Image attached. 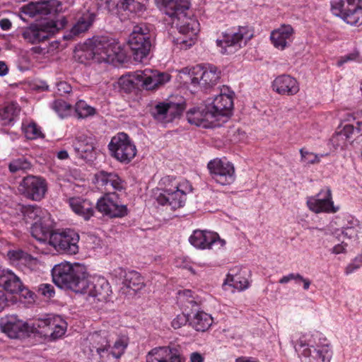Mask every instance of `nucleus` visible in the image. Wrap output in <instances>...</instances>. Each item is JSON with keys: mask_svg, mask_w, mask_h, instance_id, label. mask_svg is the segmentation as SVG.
<instances>
[{"mask_svg": "<svg viewBox=\"0 0 362 362\" xmlns=\"http://www.w3.org/2000/svg\"><path fill=\"white\" fill-rule=\"evenodd\" d=\"M20 112V109L15 104H10L0 110V124L6 126L10 124Z\"/></svg>", "mask_w": 362, "mask_h": 362, "instance_id": "nucleus-38", "label": "nucleus"}, {"mask_svg": "<svg viewBox=\"0 0 362 362\" xmlns=\"http://www.w3.org/2000/svg\"><path fill=\"white\" fill-rule=\"evenodd\" d=\"M297 345L303 349L300 350L302 362H330L332 357V350L328 344L308 346L300 339Z\"/></svg>", "mask_w": 362, "mask_h": 362, "instance_id": "nucleus-16", "label": "nucleus"}, {"mask_svg": "<svg viewBox=\"0 0 362 362\" xmlns=\"http://www.w3.org/2000/svg\"><path fill=\"white\" fill-rule=\"evenodd\" d=\"M360 227L344 226L342 227L341 233L348 238H352L356 237L358 233Z\"/></svg>", "mask_w": 362, "mask_h": 362, "instance_id": "nucleus-56", "label": "nucleus"}, {"mask_svg": "<svg viewBox=\"0 0 362 362\" xmlns=\"http://www.w3.org/2000/svg\"><path fill=\"white\" fill-rule=\"evenodd\" d=\"M38 293L48 298H50L54 295V286L49 284H42L38 287Z\"/></svg>", "mask_w": 362, "mask_h": 362, "instance_id": "nucleus-55", "label": "nucleus"}, {"mask_svg": "<svg viewBox=\"0 0 362 362\" xmlns=\"http://www.w3.org/2000/svg\"><path fill=\"white\" fill-rule=\"evenodd\" d=\"M362 266V253L356 256L346 267L345 273L350 274Z\"/></svg>", "mask_w": 362, "mask_h": 362, "instance_id": "nucleus-54", "label": "nucleus"}, {"mask_svg": "<svg viewBox=\"0 0 362 362\" xmlns=\"http://www.w3.org/2000/svg\"><path fill=\"white\" fill-rule=\"evenodd\" d=\"M57 93L59 95L69 93L71 91V86L66 81H59L56 83Z\"/></svg>", "mask_w": 362, "mask_h": 362, "instance_id": "nucleus-57", "label": "nucleus"}, {"mask_svg": "<svg viewBox=\"0 0 362 362\" xmlns=\"http://www.w3.org/2000/svg\"><path fill=\"white\" fill-rule=\"evenodd\" d=\"M148 0H120L119 9L138 13L145 10L144 3Z\"/></svg>", "mask_w": 362, "mask_h": 362, "instance_id": "nucleus-39", "label": "nucleus"}, {"mask_svg": "<svg viewBox=\"0 0 362 362\" xmlns=\"http://www.w3.org/2000/svg\"><path fill=\"white\" fill-rule=\"evenodd\" d=\"M98 211L110 218H120L127 214V205H95Z\"/></svg>", "mask_w": 362, "mask_h": 362, "instance_id": "nucleus-35", "label": "nucleus"}, {"mask_svg": "<svg viewBox=\"0 0 362 362\" xmlns=\"http://www.w3.org/2000/svg\"><path fill=\"white\" fill-rule=\"evenodd\" d=\"M8 72V68L4 62L0 61V76H6Z\"/></svg>", "mask_w": 362, "mask_h": 362, "instance_id": "nucleus-62", "label": "nucleus"}, {"mask_svg": "<svg viewBox=\"0 0 362 362\" xmlns=\"http://www.w3.org/2000/svg\"><path fill=\"white\" fill-rule=\"evenodd\" d=\"M272 90L279 95H294L300 90L297 80L287 74L277 76L272 82Z\"/></svg>", "mask_w": 362, "mask_h": 362, "instance_id": "nucleus-24", "label": "nucleus"}, {"mask_svg": "<svg viewBox=\"0 0 362 362\" xmlns=\"http://www.w3.org/2000/svg\"><path fill=\"white\" fill-rule=\"evenodd\" d=\"M67 24L65 16H59L40 23L31 24L22 30L21 35L25 40L31 44L39 43L49 36L63 29Z\"/></svg>", "mask_w": 362, "mask_h": 362, "instance_id": "nucleus-6", "label": "nucleus"}, {"mask_svg": "<svg viewBox=\"0 0 362 362\" xmlns=\"http://www.w3.org/2000/svg\"><path fill=\"white\" fill-rule=\"evenodd\" d=\"M120 0H98V6L107 10L108 12L119 9Z\"/></svg>", "mask_w": 362, "mask_h": 362, "instance_id": "nucleus-50", "label": "nucleus"}, {"mask_svg": "<svg viewBox=\"0 0 362 362\" xmlns=\"http://www.w3.org/2000/svg\"><path fill=\"white\" fill-rule=\"evenodd\" d=\"M87 286L81 293L87 294L99 302L106 301L112 293L111 286L105 278L93 279L88 274Z\"/></svg>", "mask_w": 362, "mask_h": 362, "instance_id": "nucleus-19", "label": "nucleus"}, {"mask_svg": "<svg viewBox=\"0 0 362 362\" xmlns=\"http://www.w3.org/2000/svg\"><path fill=\"white\" fill-rule=\"evenodd\" d=\"M11 22L8 18L0 20V27L4 30H8L11 28Z\"/></svg>", "mask_w": 362, "mask_h": 362, "instance_id": "nucleus-61", "label": "nucleus"}, {"mask_svg": "<svg viewBox=\"0 0 362 362\" xmlns=\"http://www.w3.org/2000/svg\"><path fill=\"white\" fill-rule=\"evenodd\" d=\"M310 210L315 214H334L339 211V205H308Z\"/></svg>", "mask_w": 362, "mask_h": 362, "instance_id": "nucleus-49", "label": "nucleus"}, {"mask_svg": "<svg viewBox=\"0 0 362 362\" xmlns=\"http://www.w3.org/2000/svg\"><path fill=\"white\" fill-rule=\"evenodd\" d=\"M52 322L47 337H49L52 340H56L65 334L67 325L59 315H55Z\"/></svg>", "mask_w": 362, "mask_h": 362, "instance_id": "nucleus-36", "label": "nucleus"}, {"mask_svg": "<svg viewBox=\"0 0 362 362\" xmlns=\"http://www.w3.org/2000/svg\"><path fill=\"white\" fill-rule=\"evenodd\" d=\"M224 284H228L238 291L245 290L250 285L247 279L243 276L241 273L235 275H228Z\"/></svg>", "mask_w": 362, "mask_h": 362, "instance_id": "nucleus-40", "label": "nucleus"}, {"mask_svg": "<svg viewBox=\"0 0 362 362\" xmlns=\"http://www.w3.org/2000/svg\"><path fill=\"white\" fill-rule=\"evenodd\" d=\"M31 168L32 164L30 161L25 157L13 159L8 165V169L12 173H16L19 171H26Z\"/></svg>", "mask_w": 362, "mask_h": 362, "instance_id": "nucleus-44", "label": "nucleus"}, {"mask_svg": "<svg viewBox=\"0 0 362 362\" xmlns=\"http://www.w3.org/2000/svg\"><path fill=\"white\" fill-rule=\"evenodd\" d=\"M90 351L93 352L95 350L100 357H103V354L107 352L110 347L105 332L93 333L90 337Z\"/></svg>", "mask_w": 362, "mask_h": 362, "instance_id": "nucleus-31", "label": "nucleus"}, {"mask_svg": "<svg viewBox=\"0 0 362 362\" xmlns=\"http://www.w3.org/2000/svg\"><path fill=\"white\" fill-rule=\"evenodd\" d=\"M73 147L77 156L84 160H90L93 157V139L85 135L77 136L73 141Z\"/></svg>", "mask_w": 362, "mask_h": 362, "instance_id": "nucleus-30", "label": "nucleus"}, {"mask_svg": "<svg viewBox=\"0 0 362 362\" xmlns=\"http://www.w3.org/2000/svg\"><path fill=\"white\" fill-rule=\"evenodd\" d=\"M358 57V52H353V53L349 54L346 56H344L337 62V66H341L344 63L347 62L348 61H352V60L356 59V58Z\"/></svg>", "mask_w": 362, "mask_h": 362, "instance_id": "nucleus-58", "label": "nucleus"}, {"mask_svg": "<svg viewBox=\"0 0 362 362\" xmlns=\"http://www.w3.org/2000/svg\"><path fill=\"white\" fill-rule=\"evenodd\" d=\"M11 258L18 260L21 264H25L30 270L35 269L38 264L37 258L22 250L11 252Z\"/></svg>", "mask_w": 362, "mask_h": 362, "instance_id": "nucleus-37", "label": "nucleus"}, {"mask_svg": "<svg viewBox=\"0 0 362 362\" xmlns=\"http://www.w3.org/2000/svg\"><path fill=\"white\" fill-rule=\"evenodd\" d=\"M191 84L205 89L215 86L221 78V71L211 64H198L189 69Z\"/></svg>", "mask_w": 362, "mask_h": 362, "instance_id": "nucleus-10", "label": "nucleus"}, {"mask_svg": "<svg viewBox=\"0 0 362 362\" xmlns=\"http://www.w3.org/2000/svg\"><path fill=\"white\" fill-rule=\"evenodd\" d=\"M347 244L341 242L331 249V252L335 255L343 254L346 252Z\"/></svg>", "mask_w": 362, "mask_h": 362, "instance_id": "nucleus-59", "label": "nucleus"}, {"mask_svg": "<svg viewBox=\"0 0 362 362\" xmlns=\"http://www.w3.org/2000/svg\"><path fill=\"white\" fill-rule=\"evenodd\" d=\"M211 316L204 312L198 311L189 321V325L197 332H205L212 325Z\"/></svg>", "mask_w": 362, "mask_h": 362, "instance_id": "nucleus-32", "label": "nucleus"}, {"mask_svg": "<svg viewBox=\"0 0 362 362\" xmlns=\"http://www.w3.org/2000/svg\"><path fill=\"white\" fill-rule=\"evenodd\" d=\"M170 78L171 76L168 73L145 69L137 70L127 76L122 77L119 83L125 91H130L132 88L139 86L146 90H154L170 81Z\"/></svg>", "mask_w": 362, "mask_h": 362, "instance_id": "nucleus-4", "label": "nucleus"}, {"mask_svg": "<svg viewBox=\"0 0 362 362\" xmlns=\"http://www.w3.org/2000/svg\"><path fill=\"white\" fill-rule=\"evenodd\" d=\"M184 102L173 103L172 101L158 102L151 107L149 112L153 119L163 125L172 122L184 111Z\"/></svg>", "mask_w": 362, "mask_h": 362, "instance_id": "nucleus-11", "label": "nucleus"}, {"mask_svg": "<svg viewBox=\"0 0 362 362\" xmlns=\"http://www.w3.org/2000/svg\"><path fill=\"white\" fill-rule=\"evenodd\" d=\"M54 317V315H47L45 317L38 318L34 321L33 327L37 333L47 337L51 324L53 322L52 321Z\"/></svg>", "mask_w": 362, "mask_h": 362, "instance_id": "nucleus-41", "label": "nucleus"}, {"mask_svg": "<svg viewBox=\"0 0 362 362\" xmlns=\"http://www.w3.org/2000/svg\"><path fill=\"white\" fill-rule=\"evenodd\" d=\"M23 131L28 139L33 140L44 137L40 127L35 122H30L27 125H23Z\"/></svg>", "mask_w": 362, "mask_h": 362, "instance_id": "nucleus-46", "label": "nucleus"}, {"mask_svg": "<svg viewBox=\"0 0 362 362\" xmlns=\"http://www.w3.org/2000/svg\"><path fill=\"white\" fill-rule=\"evenodd\" d=\"M128 42L134 59L141 62L148 54L151 47L150 34L147 28L145 25H135L129 35Z\"/></svg>", "mask_w": 362, "mask_h": 362, "instance_id": "nucleus-12", "label": "nucleus"}, {"mask_svg": "<svg viewBox=\"0 0 362 362\" xmlns=\"http://www.w3.org/2000/svg\"><path fill=\"white\" fill-rule=\"evenodd\" d=\"M235 362H259L252 358L240 357L236 359Z\"/></svg>", "mask_w": 362, "mask_h": 362, "instance_id": "nucleus-64", "label": "nucleus"}, {"mask_svg": "<svg viewBox=\"0 0 362 362\" xmlns=\"http://www.w3.org/2000/svg\"><path fill=\"white\" fill-rule=\"evenodd\" d=\"M119 195L116 192H108L98 199L96 204H117Z\"/></svg>", "mask_w": 362, "mask_h": 362, "instance_id": "nucleus-52", "label": "nucleus"}, {"mask_svg": "<svg viewBox=\"0 0 362 362\" xmlns=\"http://www.w3.org/2000/svg\"><path fill=\"white\" fill-rule=\"evenodd\" d=\"M75 113L78 119H86L96 114L95 107L89 105L84 100H78L75 105Z\"/></svg>", "mask_w": 362, "mask_h": 362, "instance_id": "nucleus-42", "label": "nucleus"}, {"mask_svg": "<svg viewBox=\"0 0 362 362\" xmlns=\"http://www.w3.org/2000/svg\"><path fill=\"white\" fill-rule=\"evenodd\" d=\"M352 117L354 123L346 124L339 133V135L349 139L354 136H362V119H360L359 114H354Z\"/></svg>", "mask_w": 362, "mask_h": 362, "instance_id": "nucleus-34", "label": "nucleus"}, {"mask_svg": "<svg viewBox=\"0 0 362 362\" xmlns=\"http://www.w3.org/2000/svg\"><path fill=\"white\" fill-rule=\"evenodd\" d=\"M293 35V28L290 25H284L272 31L270 39L276 48L283 50L292 42Z\"/></svg>", "mask_w": 362, "mask_h": 362, "instance_id": "nucleus-29", "label": "nucleus"}, {"mask_svg": "<svg viewBox=\"0 0 362 362\" xmlns=\"http://www.w3.org/2000/svg\"><path fill=\"white\" fill-rule=\"evenodd\" d=\"M93 182L98 187H105L111 186L112 189L121 190L124 188L123 181L118 175L113 172H107L100 170L94 175Z\"/></svg>", "mask_w": 362, "mask_h": 362, "instance_id": "nucleus-28", "label": "nucleus"}, {"mask_svg": "<svg viewBox=\"0 0 362 362\" xmlns=\"http://www.w3.org/2000/svg\"><path fill=\"white\" fill-rule=\"evenodd\" d=\"M302 160L308 164L317 163L320 160L322 155H317L311 152L305 151L303 149L300 150Z\"/></svg>", "mask_w": 362, "mask_h": 362, "instance_id": "nucleus-51", "label": "nucleus"}, {"mask_svg": "<svg viewBox=\"0 0 362 362\" xmlns=\"http://www.w3.org/2000/svg\"><path fill=\"white\" fill-rule=\"evenodd\" d=\"M189 241L194 247L201 250L211 249V246L217 242L221 246L226 244V241L221 239L218 233L201 230H194L189 238Z\"/></svg>", "mask_w": 362, "mask_h": 362, "instance_id": "nucleus-23", "label": "nucleus"}, {"mask_svg": "<svg viewBox=\"0 0 362 362\" xmlns=\"http://www.w3.org/2000/svg\"><path fill=\"white\" fill-rule=\"evenodd\" d=\"M146 362H185V358L178 345L158 346L146 355Z\"/></svg>", "mask_w": 362, "mask_h": 362, "instance_id": "nucleus-17", "label": "nucleus"}, {"mask_svg": "<svg viewBox=\"0 0 362 362\" xmlns=\"http://www.w3.org/2000/svg\"><path fill=\"white\" fill-rule=\"evenodd\" d=\"M129 340L128 337L126 336H120L117 338V339L114 343L112 349L114 351L111 352L112 355L116 358H119L124 354L125 349L128 346Z\"/></svg>", "mask_w": 362, "mask_h": 362, "instance_id": "nucleus-47", "label": "nucleus"}, {"mask_svg": "<svg viewBox=\"0 0 362 362\" xmlns=\"http://www.w3.org/2000/svg\"><path fill=\"white\" fill-rule=\"evenodd\" d=\"M120 45L114 39L106 36L93 37L85 43L87 57L98 63H113L123 57Z\"/></svg>", "mask_w": 362, "mask_h": 362, "instance_id": "nucleus-3", "label": "nucleus"}, {"mask_svg": "<svg viewBox=\"0 0 362 362\" xmlns=\"http://www.w3.org/2000/svg\"><path fill=\"white\" fill-rule=\"evenodd\" d=\"M0 329L11 339L23 336L28 329L27 324L16 315H6L0 319Z\"/></svg>", "mask_w": 362, "mask_h": 362, "instance_id": "nucleus-22", "label": "nucleus"}, {"mask_svg": "<svg viewBox=\"0 0 362 362\" xmlns=\"http://www.w3.org/2000/svg\"><path fill=\"white\" fill-rule=\"evenodd\" d=\"M110 155L118 161L129 163L136 155V148L129 135L117 133L108 144Z\"/></svg>", "mask_w": 362, "mask_h": 362, "instance_id": "nucleus-7", "label": "nucleus"}, {"mask_svg": "<svg viewBox=\"0 0 362 362\" xmlns=\"http://www.w3.org/2000/svg\"><path fill=\"white\" fill-rule=\"evenodd\" d=\"M160 185L163 189L154 192L155 199L158 204H182L187 200V195L192 192V186L186 180L177 181L170 175L163 177Z\"/></svg>", "mask_w": 362, "mask_h": 362, "instance_id": "nucleus-5", "label": "nucleus"}, {"mask_svg": "<svg viewBox=\"0 0 362 362\" xmlns=\"http://www.w3.org/2000/svg\"><path fill=\"white\" fill-rule=\"evenodd\" d=\"M213 113L207 110L206 105L203 107L190 109L187 112V121L197 127L202 128H214L221 126V123H216Z\"/></svg>", "mask_w": 362, "mask_h": 362, "instance_id": "nucleus-20", "label": "nucleus"}, {"mask_svg": "<svg viewBox=\"0 0 362 362\" xmlns=\"http://www.w3.org/2000/svg\"><path fill=\"white\" fill-rule=\"evenodd\" d=\"M93 12L86 11L80 16L71 30L63 37L64 40H72L88 30L95 20Z\"/></svg>", "mask_w": 362, "mask_h": 362, "instance_id": "nucleus-25", "label": "nucleus"}, {"mask_svg": "<svg viewBox=\"0 0 362 362\" xmlns=\"http://www.w3.org/2000/svg\"><path fill=\"white\" fill-rule=\"evenodd\" d=\"M306 204H334L331 189L327 187L322 188L315 197H310Z\"/></svg>", "mask_w": 362, "mask_h": 362, "instance_id": "nucleus-43", "label": "nucleus"}, {"mask_svg": "<svg viewBox=\"0 0 362 362\" xmlns=\"http://www.w3.org/2000/svg\"><path fill=\"white\" fill-rule=\"evenodd\" d=\"M252 36L247 27H239L235 32L225 33L222 40H216V45L221 47L222 54H229L241 47L243 43L245 45Z\"/></svg>", "mask_w": 362, "mask_h": 362, "instance_id": "nucleus-13", "label": "nucleus"}, {"mask_svg": "<svg viewBox=\"0 0 362 362\" xmlns=\"http://www.w3.org/2000/svg\"><path fill=\"white\" fill-rule=\"evenodd\" d=\"M45 216L42 219H39L31 223L30 233L32 236L40 243L49 242L51 233L55 230L54 221L52 218L49 213H45Z\"/></svg>", "mask_w": 362, "mask_h": 362, "instance_id": "nucleus-21", "label": "nucleus"}, {"mask_svg": "<svg viewBox=\"0 0 362 362\" xmlns=\"http://www.w3.org/2000/svg\"><path fill=\"white\" fill-rule=\"evenodd\" d=\"M161 9L173 21L177 20V26L179 33L183 35L177 39L179 43L186 47L194 44L196 37L199 32V23L193 17L188 16L187 11L190 8L189 0H158Z\"/></svg>", "mask_w": 362, "mask_h": 362, "instance_id": "nucleus-1", "label": "nucleus"}, {"mask_svg": "<svg viewBox=\"0 0 362 362\" xmlns=\"http://www.w3.org/2000/svg\"><path fill=\"white\" fill-rule=\"evenodd\" d=\"M19 191L27 198L40 202L47 192V184L44 179L28 175L23 179L19 185Z\"/></svg>", "mask_w": 362, "mask_h": 362, "instance_id": "nucleus-18", "label": "nucleus"}, {"mask_svg": "<svg viewBox=\"0 0 362 362\" xmlns=\"http://www.w3.org/2000/svg\"><path fill=\"white\" fill-rule=\"evenodd\" d=\"M204 358L198 352H193L190 355L191 362H204Z\"/></svg>", "mask_w": 362, "mask_h": 362, "instance_id": "nucleus-60", "label": "nucleus"}, {"mask_svg": "<svg viewBox=\"0 0 362 362\" xmlns=\"http://www.w3.org/2000/svg\"><path fill=\"white\" fill-rule=\"evenodd\" d=\"M189 317L187 315L181 313L177 315L172 321L171 325L174 329H179L185 325L187 322H189Z\"/></svg>", "mask_w": 362, "mask_h": 362, "instance_id": "nucleus-53", "label": "nucleus"}, {"mask_svg": "<svg viewBox=\"0 0 362 362\" xmlns=\"http://www.w3.org/2000/svg\"><path fill=\"white\" fill-rule=\"evenodd\" d=\"M50 107L61 118L70 115L72 110L70 104L60 99L53 101Z\"/></svg>", "mask_w": 362, "mask_h": 362, "instance_id": "nucleus-45", "label": "nucleus"}, {"mask_svg": "<svg viewBox=\"0 0 362 362\" xmlns=\"http://www.w3.org/2000/svg\"><path fill=\"white\" fill-rule=\"evenodd\" d=\"M53 282L61 288H66L75 293L83 291L87 286L88 272L84 264H71L68 262L54 265L52 269Z\"/></svg>", "mask_w": 362, "mask_h": 362, "instance_id": "nucleus-2", "label": "nucleus"}, {"mask_svg": "<svg viewBox=\"0 0 362 362\" xmlns=\"http://www.w3.org/2000/svg\"><path fill=\"white\" fill-rule=\"evenodd\" d=\"M21 212L27 223L35 222L39 219H42V216H45V213H49L46 210H43L38 205H21Z\"/></svg>", "mask_w": 362, "mask_h": 362, "instance_id": "nucleus-33", "label": "nucleus"}, {"mask_svg": "<svg viewBox=\"0 0 362 362\" xmlns=\"http://www.w3.org/2000/svg\"><path fill=\"white\" fill-rule=\"evenodd\" d=\"M207 110H209L214 117L216 123L226 122L232 115L233 109V95L230 93H223L216 95L211 102L206 104Z\"/></svg>", "mask_w": 362, "mask_h": 362, "instance_id": "nucleus-14", "label": "nucleus"}, {"mask_svg": "<svg viewBox=\"0 0 362 362\" xmlns=\"http://www.w3.org/2000/svg\"><path fill=\"white\" fill-rule=\"evenodd\" d=\"M78 233L73 229H56L51 233L49 245L57 251L68 255H75L78 252Z\"/></svg>", "mask_w": 362, "mask_h": 362, "instance_id": "nucleus-8", "label": "nucleus"}, {"mask_svg": "<svg viewBox=\"0 0 362 362\" xmlns=\"http://www.w3.org/2000/svg\"><path fill=\"white\" fill-rule=\"evenodd\" d=\"M115 272L122 279V284L127 288L138 291L145 286L144 278L138 272L134 270L126 271L119 267L115 270Z\"/></svg>", "mask_w": 362, "mask_h": 362, "instance_id": "nucleus-27", "label": "nucleus"}, {"mask_svg": "<svg viewBox=\"0 0 362 362\" xmlns=\"http://www.w3.org/2000/svg\"><path fill=\"white\" fill-rule=\"evenodd\" d=\"M345 226L359 227V222L357 219L350 216L349 217V219L347 220V223Z\"/></svg>", "mask_w": 362, "mask_h": 362, "instance_id": "nucleus-63", "label": "nucleus"}, {"mask_svg": "<svg viewBox=\"0 0 362 362\" xmlns=\"http://www.w3.org/2000/svg\"><path fill=\"white\" fill-rule=\"evenodd\" d=\"M72 211L85 221H88L94 214V208L92 206L85 207V205H70Z\"/></svg>", "mask_w": 362, "mask_h": 362, "instance_id": "nucleus-48", "label": "nucleus"}, {"mask_svg": "<svg viewBox=\"0 0 362 362\" xmlns=\"http://www.w3.org/2000/svg\"><path fill=\"white\" fill-rule=\"evenodd\" d=\"M207 168L213 180L221 185H229L235 181V168L230 162L215 158L209 162Z\"/></svg>", "mask_w": 362, "mask_h": 362, "instance_id": "nucleus-15", "label": "nucleus"}, {"mask_svg": "<svg viewBox=\"0 0 362 362\" xmlns=\"http://www.w3.org/2000/svg\"><path fill=\"white\" fill-rule=\"evenodd\" d=\"M0 286L11 293H20L25 297L28 293L20 278L10 270L3 271L0 275Z\"/></svg>", "mask_w": 362, "mask_h": 362, "instance_id": "nucleus-26", "label": "nucleus"}, {"mask_svg": "<svg viewBox=\"0 0 362 362\" xmlns=\"http://www.w3.org/2000/svg\"><path fill=\"white\" fill-rule=\"evenodd\" d=\"M331 11L347 24L355 26L362 24V6L356 0H333L331 2Z\"/></svg>", "mask_w": 362, "mask_h": 362, "instance_id": "nucleus-9", "label": "nucleus"}]
</instances>
